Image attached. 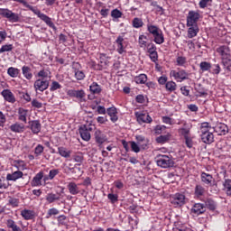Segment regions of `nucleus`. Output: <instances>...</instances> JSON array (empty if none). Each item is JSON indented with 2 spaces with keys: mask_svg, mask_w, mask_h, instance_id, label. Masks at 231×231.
<instances>
[{
  "mask_svg": "<svg viewBox=\"0 0 231 231\" xmlns=\"http://www.w3.org/2000/svg\"><path fill=\"white\" fill-rule=\"evenodd\" d=\"M14 167L18 169V171H26V162L24 161L17 160L14 161Z\"/></svg>",
  "mask_w": 231,
  "mask_h": 231,
  "instance_id": "nucleus-37",
  "label": "nucleus"
},
{
  "mask_svg": "<svg viewBox=\"0 0 231 231\" xmlns=\"http://www.w3.org/2000/svg\"><path fill=\"white\" fill-rule=\"evenodd\" d=\"M58 153L60 154V156H62V158L71 157V151L68 150L66 147H59Z\"/></svg>",
  "mask_w": 231,
  "mask_h": 231,
  "instance_id": "nucleus-34",
  "label": "nucleus"
},
{
  "mask_svg": "<svg viewBox=\"0 0 231 231\" xmlns=\"http://www.w3.org/2000/svg\"><path fill=\"white\" fill-rule=\"evenodd\" d=\"M22 73L23 77L27 79V80H32V79L33 78V74H32V69L28 66H23L22 68Z\"/></svg>",
  "mask_w": 231,
  "mask_h": 231,
  "instance_id": "nucleus-33",
  "label": "nucleus"
},
{
  "mask_svg": "<svg viewBox=\"0 0 231 231\" xmlns=\"http://www.w3.org/2000/svg\"><path fill=\"white\" fill-rule=\"evenodd\" d=\"M35 91H40L41 93L46 91L50 88V80L48 79H36L33 84Z\"/></svg>",
  "mask_w": 231,
  "mask_h": 231,
  "instance_id": "nucleus-9",
  "label": "nucleus"
},
{
  "mask_svg": "<svg viewBox=\"0 0 231 231\" xmlns=\"http://www.w3.org/2000/svg\"><path fill=\"white\" fill-rule=\"evenodd\" d=\"M24 176V173L21 171H14L13 173H8L6 175V180L7 181H16L17 180H21Z\"/></svg>",
  "mask_w": 231,
  "mask_h": 231,
  "instance_id": "nucleus-19",
  "label": "nucleus"
},
{
  "mask_svg": "<svg viewBox=\"0 0 231 231\" xmlns=\"http://www.w3.org/2000/svg\"><path fill=\"white\" fill-rule=\"evenodd\" d=\"M184 140V143L185 145L189 148V149H192V147H194V136H192L191 134H189V135H186L184 137H182Z\"/></svg>",
  "mask_w": 231,
  "mask_h": 231,
  "instance_id": "nucleus-32",
  "label": "nucleus"
},
{
  "mask_svg": "<svg viewBox=\"0 0 231 231\" xmlns=\"http://www.w3.org/2000/svg\"><path fill=\"white\" fill-rule=\"evenodd\" d=\"M199 17H201V15L199 14V13L196 12V11H189L188 15H187V26H194V25H198V22L199 21Z\"/></svg>",
  "mask_w": 231,
  "mask_h": 231,
  "instance_id": "nucleus-8",
  "label": "nucleus"
},
{
  "mask_svg": "<svg viewBox=\"0 0 231 231\" xmlns=\"http://www.w3.org/2000/svg\"><path fill=\"white\" fill-rule=\"evenodd\" d=\"M42 152H44V146H42V144H38L34 149L35 156H41Z\"/></svg>",
  "mask_w": 231,
  "mask_h": 231,
  "instance_id": "nucleus-54",
  "label": "nucleus"
},
{
  "mask_svg": "<svg viewBox=\"0 0 231 231\" xmlns=\"http://www.w3.org/2000/svg\"><path fill=\"white\" fill-rule=\"evenodd\" d=\"M155 162L161 169H171L174 167V157L171 153L162 154L159 153L155 157Z\"/></svg>",
  "mask_w": 231,
  "mask_h": 231,
  "instance_id": "nucleus-2",
  "label": "nucleus"
},
{
  "mask_svg": "<svg viewBox=\"0 0 231 231\" xmlns=\"http://www.w3.org/2000/svg\"><path fill=\"white\" fill-rule=\"evenodd\" d=\"M170 135H161L156 138L157 143H165V142H169Z\"/></svg>",
  "mask_w": 231,
  "mask_h": 231,
  "instance_id": "nucleus-57",
  "label": "nucleus"
},
{
  "mask_svg": "<svg viewBox=\"0 0 231 231\" xmlns=\"http://www.w3.org/2000/svg\"><path fill=\"white\" fill-rule=\"evenodd\" d=\"M170 77H173L177 82H183V80H187V79H189V73L183 69L179 71L171 70L170 72Z\"/></svg>",
  "mask_w": 231,
  "mask_h": 231,
  "instance_id": "nucleus-11",
  "label": "nucleus"
},
{
  "mask_svg": "<svg viewBox=\"0 0 231 231\" xmlns=\"http://www.w3.org/2000/svg\"><path fill=\"white\" fill-rule=\"evenodd\" d=\"M67 95L72 98H77L79 102L86 101V92L83 89H80V90L69 89L67 91Z\"/></svg>",
  "mask_w": 231,
  "mask_h": 231,
  "instance_id": "nucleus-7",
  "label": "nucleus"
},
{
  "mask_svg": "<svg viewBox=\"0 0 231 231\" xmlns=\"http://www.w3.org/2000/svg\"><path fill=\"white\" fill-rule=\"evenodd\" d=\"M19 73H21V70H19L17 68L10 67L7 69V75L12 77V79H16V77H19Z\"/></svg>",
  "mask_w": 231,
  "mask_h": 231,
  "instance_id": "nucleus-36",
  "label": "nucleus"
},
{
  "mask_svg": "<svg viewBox=\"0 0 231 231\" xmlns=\"http://www.w3.org/2000/svg\"><path fill=\"white\" fill-rule=\"evenodd\" d=\"M152 38L155 44H163V42H165V36L163 35V31L162 30L153 34Z\"/></svg>",
  "mask_w": 231,
  "mask_h": 231,
  "instance_id": "nucleus-26",
  "label": "nucleus"
},
{
  "mask_svg": "<svg viewBox=\"0 0 231 231\" xmlns=\"http://www.w3.org/2000/svg\"><path fill=\"white\" fill-rule=\"evenodd\" d=\"M57 174H59V170H57V169L51 170L49 171V179L53 180V178H55V176H57Z\"/></svg>",
  "mask_w": 231,
  "mask_h": 231,
  "instance_id": "nucleus-64",
  "label": "nucleus"
},
{
  "mask_svg": "<svg viewBox=\"0 0 231 231\" xmlns=\"http://www.w3.org/2000/svg\"><path fill=\"white\" fill-rule=\"evenodd\" d=\"M177 125H182L178 129V134L180 136V138H184L185 136L191 134L190 131L192 129V124L187 123L185 120H180L177 123Z\"/></svg>",
  "mask_w": 231,
  "mask_h": 231,
  "instance_id": "nucleus-5",
  "label": "nucleus"
},
{
  "mask_svg": "<svg viewBox=\"0 0 231 231\" xmlns=\"http://www.w3.org/2000/svg\"><path fill=\"white\" fill-rule=\"evenodd\" d=\"M116 44L117 46L116 51L119 55L125 53V46H124V37L118 36L116 40Z\"/></svg>",
  "mask_w": 231,
  "mask_h": 231,
  "instance_id": "nucleus-20",
  "label": "nucleus"
},
{
  "mask_svg": "<svg viewBox=\"0 0 231 231\" xmlns=\"http://www.w3.org/2000/svg\"><path fill=\"white\" fill-rule=\"evenodd\" d=\"M166 129L167 126L159 125L155 126L154 132L156 134H162V133H165Z\"/></svg>",
  "mask_w": 231,
  "mask_h": 231,
  "instance_id": "nucleus-51",
  "label": "nucleus"
},
{
  "mask_svg": "<svg viewBox=\"0 0 231 231\" xmlns=\"http://www.w3.org/2000/svg\"><path fill=\"white\" fill-rule=\"evenodd\" d=\"M215 133H217V134L223 135L226 134L228 133V126L223 123H218L215 127H213Z\"/></svg>",
  "mask_w": 231,
  "mask_h": 231,
  "instance_id": "nucleus-21",
  "label": "nucleus"
},
{
  "mask_svg": "<svg viewBox=\"0 0 231 231\" xmlns=\"http://www.w3.org/2000/svg\"><path fill=\"white\" fill-rule=\"evenodd\" d=\"M206 207L209 208V210H216V202L211 199H208L206 200Z\"/></svg>",
  "mask_w": 231,
  "mask_h": 231,
  "instance_id": "nucleus-47",
  "label": "nucleus"
},
{
  "mask_svg": "<svg viewBox=\"0 0 231 231\" xmlns=\"http://www.w3.org/2000/svg\"><path fill=\"white\" fill-rule=\"evenodd\" d=\"M165 88L170 93H172V91H176L178 85L174 81H167Z\"/></svg>",
  "mask_w": 231,
  "mask_h": 231,
  "instance_id": "nucleus-40",
  "label": "nucleus"
},
{
  "mask_svg": "<svg viewBox=\"0 0 231 231\" xmlns=\"http://www.w3.org/2000/svg\"><path fill=\"white\" fill-rule=\"evenodd\" d=\"M79 134L85 142H89V140H91V133L87 131L84 126L79 127Z\"/></svg>",
  "mask_w": 231,
  "mask_h": 231,
  "instance_id": "nucleus-29",
  "label": "nucleus"
},
{
  "mask_svg": "<svg viewBox=\"0 0 231 231\" xmlns=\"http://www.w3.org/2000/svg\"><path fill=\"white\" fill-rule=\"evenodd\" d=\"M28 109L19 107L18 108V120L20 122H23V124H27L28 122Z\"/></svg>",
  "mask_w": 231,
  "mask_h": 231,
  "instance_id": "nucleus-22",
  "label": "nucleus"
},
{
  "mask_svg": "<svg viewBox=\"0 0 231 231\" xmlns=\"http://www.w3.org/2000/svg\"><path fill=\"white\" fill-rule=\"evenodd\" d=\"M89 90H90V93H92V95H100V93H102V87H100L98 83L93 82L89 86Z\"/></svg>",
  "mask_w": 231,
  "mask_h": 231,
  "instance_id": "nucleus-31",
  "label": "nucleus"
},
{
  "mask_svg": "<svg viewBox=\"0 0 231 231\" xmlns=\"http://www.w3.org/2000/svg\"><path fill=\"white\" fill-rule=\"evenodd\" d=\"M9 129L12 133H24V125L21 123H14L9 126Z\"/></svg>",
  "mask_w": 231,
  "mask_h": 231,
  "instance_id": "nucleus-25",
  "label": "nucleus"
},
{
  "mask_svg": "<svg viewBox=\"0 0 231 231\" xmlns=\"http://www.w3.org/2000/svg\"><path fill=\"white\" fill-rule=\"evenodd\" d=\"M147 31L149 32V33L153 36L155 35V33H158L159 32L162 31V29H160L158 26L148 23L147 24Z\"/></svg>",
  "mask_w": 231,
  "mask_h": 231,
  "instance_id": "nucleus-38",
  "label": "nucleus"
},
{
  "mask_svg": "<svg viewBox=\"0 0 231 231\" xmlns=\"http://www.w3.org/2000/svg\"><path fill=\"white\" fill-rule=\"evenodd\" d=\"M130 145L134 152H136V153L140 152V149H142V147H140L136 142L134 141L130 142Z\"/></svg>",
  "mask_w": 231,
  "mask_h": 231,
  "instance_id": "nucleus-53",
  "label": "nucleus"
},
{
  "mask_svg": "<svg viewBox=\"0 0 231 231\" xmlns=\"http://www.w3.org/2000/svg\"><path fill=\"white\" fill-rule=\"evenodd\" d=\"M44 178V172H38L32 180L31 185L32 187H42V179Z\"/></svg>",
  "mask_w": 231,
  "mask_h": 231,
  "instance_id": "nucleus-15",
  "label": "nucleus"
},
{
  "mask_svg": "<svg viewBox=\"0 0 231 231\" xmlns=\"http://www.w3.org/2000/svg\"><path fill=\"white\" fill-rule=\"evenodd\" d=\"M203 194H205V188L201 185H197L195 187V196H197V198H201Z\"/></svg>",
  "mask_w": 231,
  "mask_h": 231,
  "instance_id": "nucleus-43",
  "label": "nucleus"
},
{
  "mask_svg": "<svg viewBox=\"0 0 231 231\" xmlns=\"http://www.w3.org/2000/svg\"><path fill=\"white\" fill-rule=\"evenodd\" d=\"M189 39H194L199 33V27L198 25H187Z\"/></svg>",
  "mask_w": 231,
  "mask_h": 231,
  "instance_id": "nucleus-24",
  "label": "nucleus"
},
{
  "mask_svg": "<svg viewBox=\"0 0 231 231\" xmlns=\"http://www.w3.org/2000/svg\"><path fill=\"white\" fill-rule=\"evenodd\" d=\"M177 66H185L187 64V58L183 56H178L176 59Z\"/></svg>",
  "mask_w": 231,
  "mask_h": 231,
  "instance_id": "nucleus-48",
  "label": "nucleus"
},
{
  "mask_svg": "<svg viewBox=\"0 0 231 231\" xmlns=\"http://www.w3.org/2000/svg\"><path fill=\"white\" fill-rule=\"evenodd\" d=\"M146 48L148 53H154L156 51V45L154 43H148Z\"/></svg>",
  "mask_w": 231,
  "mask_h": 231,
  "instance_id": "nucleus-61",
  "label": "nucleus"
},
{
  "mask_svg": "<svg viewBox=\"0 0 231 231\" xmlns=\"http://www.w3.org/2000/svg\"><path fill=\"white\" fill-rule=\"evenodd\" d=\"M94 136L96 143H97L98 145H102V143H106V142H107V135H106V134H104L100 129H96Z\"/></svg>",
  "mask_w": 231,
  "mask_h": 231,
  "instance_id": "nucleus-13",
  "label": "nucleus"
},
{
  "mask_svg": "<svg viewBox=\"0 0 231 231\" xmlns=\"http://www.w3.org/2000/svg\"><path fill=\"white\" fill-rule=\"evenodd\" d=\"M73 160L74 162H76L77 163H79V165H82V163H84V153L82 152H77L74 156H73Z\"/></svg>",
  "mask_w": 231,
  "mask_h": 231,
  "instance_id": "nucleus-41",
  "label": "nucleus"
},
{
  "mask_svg": "<svg viewBox=\"0 0 231 231\" xmlns=\"http://www.w3.org/2000/svg\"><path fill=\"white\" fill-rule=\"evenodd\" d=\"M200 180L202 183H204V185H208V187H212L216 182L214 177L210 173H207L205 171L200 173Z\"/></svg>",
  "mask_w": 231,
  "mask_h": 231,
  "instance_id": "nucleus-12",
  "label": "nucleus"
},
{
  "mask_svg": "<svg viewBox=\"0 0 231 231\" xmlns=\"http://www.w3.org/2000/svg\"><path fill=\"white\" fill-rule=\"evenodd\" d=\"M14 50V45L5 44L0 48V53H5V51H12Z\"/></svg>",
  "mask_w": 231,
  "mask_h": 231,
  "instance_id": "nucleus-55",
  "label": "nucleus"
},
{
  "mask_svg": "<svg viewBox=\"0 0 231 231\" xmlns=\"http://www.w3.org/2000/svg\"><path fill=\"white\" fill-rule=\"evenodd\" d=\"M0 15H2V17H5V19H8L10 23L19 22V14L10 11L9 9L0 8Z\"/></svg>",
  "mask_w": 231,
  "mask_h": 231,
  "instance_id": "nucleus-6",
  "label": "nucleus"
},
{
  "mask_svg": "<svg viewBox=\"0 0 231 231\" xmlns=\"http://www.w3.org/2000/svg\"><path fill=\"white\" fill-rule=\"evenodd\" d=\"M30 129L33 134H39L41 133L42 125L38 120L29 122Z\"/></svg>",
  "mask_w": 231,
  "mask_h": 231,
  "instance_id": "nucleus-18",
  "label": "nucleus"
},
{
  "mask_svg": "<svg viewBox=\"0 0 231 231\" xmlns=\"http://www.w3.org/2000/svg\"><path fill=\"white\" fill-rule=\"evenodd\" d=\"M21 216L25 219V221H29L30 219H33L35 217V211L30 209H23L21 211Z\"/></svg>",
  "mask_w": 231,
  "mask_h": 231,
  "instance_id": "nucleus-27",
  "label": "nucleus"
},
{
  "mask_svg": "<svg viewBox=\"0 0 231 231\" xmlns=\"http://www.w3.org/2000/svg\"><path fill=\"white\" fill-rule=\"evenodd\" d=\"M197 93H199V95H197V97H207L208 93H207V89L201 88V86H199V88H195Z\"/></svg>",
  "mask_w": 231,
  "mask_h": 231,
  "instance_id": "nucleus-58",
  "label": "nucleus"
},
{
  "mask_svg": "<svg viewBox=\"0 0 231 231\" xmlns=\"http://www.w3.org/2000/svg\"><path fill=\"white\" fill-rule=\"evenodd\" d=\"M217 53L221 59V64L224 69L230 73L231 71V51L230 47L226 45H221L216 50Z\"/></svg>",
  "mask_w": 231,
  "mask_h": 231,
  "instance_id": "nucleus-1",
  "label": "nucleus"
},
{
  "mask_svg": "<svg viewBox=\"0 0 231 231\" xmlns=\"http://www.w3.org/2000/svg\"><path fill=\"white\" fill-rule=\"evenodd\" d=\"M134 82H136V84H145L147 82V75L140 74L139 76H136L134 78Z\"/></svg>",
  "mask_w": 231,
  "mask_h": 231,
  "instance_id": "nucleus-42",
  "label": "nucleus"
},
{
  "mask_svg": "<svg viewBox=\"0 0 231 231\" xmlns=\"http://www.w3.org/2000/svg\"><path fill=\"white\" fill-rule=\"evenodd\" d=\"M111 16L114 19H120V17H122V12H120V10H118V9H114L111 12Z\"/></svg>",
  "mask_w": 231,
  "mask_h": 231,
  "instance_id": "nucleus-60",
  "label": "nucleus"
},
{
  "mask_svg": "<svg viewBox=\"0 0 231 231\" xmlns=\"http://www.w3.org/2000/svg\"><path fill=\"white\" fill-rule=\"evenodd\" d=\"M59 209L55 208H50L47 212V218L49 219V217H51L53 216H59Z\"/></svg>",
  "mask_w": 231,
  "mask_h": 231,
  "instance_id": "nucleus-52",
  "label": "nucleus"
},
{
  "mask_svg": "<svg viewBox=\"0 0 231 231\" xmlns=\"http://www.w3.org/2000/svg\"><path fill=\"white\" fill-rule=\"evenodd\" d=\"M23 6L31 10V12L34 13V14L37 15L42 21H44L48 24V26L53 28V22H51V18L41 13V10L30 5L27 1L25 2V4H23Z\"/></svg>",
  "mask_w": 231,
  "mask_h": 231,
  "instance_id": "nucleus-4",
  "label": "nucleus"
},
{
  "mask_svg": "<svg viewBox=\"0 0 231 231\" xmlns=\"http://www.w3.org/2000/svg\"><path fill=\"white\" fill-rule=\"evenodd\" d=\"M107 198L111 201V203H116V201H118V195L116 194L109 193L107 195Z\"/></svg>",
  "mask_w": 231,
  "mask_h": 231,
  "instance_id": "nucleus-62",
  "label": "nucleus"
},
{
  "mask_svg": "<svg viewBox=\"0 0 231 231\" xmlns=\"http://www.w3.org/2000/svg\"><path fill=\"white\" fill-rule=\"evenodd\" d=\"M210 129L212 127L208 123H202L200 125L199 133L203 143L210 144L214 142V134L210 132Z\"/></svg>",
  "mask_w": 231,
  "mask_h": 231,
  "instance_id": "nucleus-3",
  "label": "nucleus"
},
{
  "mask_svg": "<svg viewBox=\"0 0 231 231\" xmlns=\"http://www.w3.org/2000/svg\"><path fill=\"white\" fill-rule=\"evenodd\" d=\"M171 203L175 208L183 207L185 204V195L181 193H176L171 197Z\"/></svg>",
  "mask_w": 231,
  "mask_h": 231,
  "instance_id": "nucleus-10",
  "label": "nucleus"
},
{
  "mask_svg": "<svg viewBox=\"0 0 231 231\" xmlns=\"http://www.w3.org/2000/svg\"><path fill=\"white\" fill-rule=\"evenodd\" d=\"M223 185L227 196H231V180H226Z\"/></svg>",
  "mask_w": 231,
  "mask_h": 231,
  "instance_id": "nucleus-46",
  "label": "nucleus"
},
{
  "mask_svg": "<svg viewBox=\"0 0 231 231\" xmlns=\"http://www.w3.org/2000/svg\"><path fill=\"white\" fill-rule=\"evenodd\" d=\"M135 140H136L138 145L141 147V149H146L147 143H149V142L147 141L145 136H143V135H136L135 136Z\"/></svg>",
  "mask_w": 231,
  "mask_h": 231,
  "instance_id": "nucleus-30",
  "label": "nucleus"
},
{
  "mask_svg": "<svg viewBox=\"0 0 231 231\" xmlns=\"http://www.w3.org/2000/svg\"><path fill=\"white\" fill-rule=\"evenodd\" d=\"M74 76L75 79H77L78 80H84V79H86V74L84 73V71L77 69H74Z\"/></svg>",
  "mask_w": 231,
  "mask_h": 231,
  "instance_id": "nucleus-44",
  "label": "nucleus"
},
{
  "mask_svg": "<svg viewBox=\"0 0 231 231\" xmlns=\"http://www.w3.org/2000/svg\"><path fill=\"white\" fill-rule=\"evenodd\" d=\"M61 88H62L61 84H60L58 81H52L50 88V91H57V89H61Z\"/></svg>",
  "mask_w": 231,
  "mask_h": 231,
  "instance_id": "nucleus-50",
  "label": "nucleus"
},
{
  "mask_svg": "<svg viewBox=\"0 0 231 231\" xmlns=\"http://www.w3.org/2000/svg\"><path fill=\"white\" fill-rule=\"evenodd\" d=\"M134 28H142L143 26V22L140 18H134L133 20Z\"/></svg>",
  "mask_w": 231,
  "mask_h": 231,
  "instance_id": "nucleus-49",
  "label": "nucleus"
},
{
  "mask_svg": "<svg viewBox=\"0 0 231 231\" xmlns=\"http://www.w3.org/2000/svg\"><path fill=\"white\" fill-rule=\"evenodd\" d=\"M137 122L139 124H151L152 122V117L149 114H135Z\"/></svg>",
  "mask_w": 231,
  "mask_h": 231,
  "instance_id": "nucleus-17",
  "label": "nucleus"
},
{
  "mask_svg": "<svg viewBox=\"0 0 231 231\" xmlns=\"http://www.w3.org/2000/svg\"><path fill=\"white\" fill-rule=\"evenodd\" d=\"M207 208L201 203L194 204L191 208V213L194 214V216H201V214H205Z\"/></svg>",
  "mask_w": 231,
  "mask_h": 231,
  "instance_id": "nucleus-14",
  "label": "nucleus"
},
{
  "mask_svg": "<svg viewBox=\"0 0 231 231\" xmlns=\"http://www.w3.org/2000/svg\"><path fill=\"white\" fill-rule=\"evenodd\" d=\"M106 113L108 116H110L111 122H117L118 121V111L116 110V107L112 106L106 109Z\"/></svg>",
  "mask_w": 231,
  "mask_h": 231,
  "instance_id": "nucleus-23",
  "label": "nucleus"
},
{
  "mask_svg": "<svg viewBox=\"0 0 231 231\" xmlns=\"http://www.w3.org/2000/svg\"><path fill=\"white\" fill-rule=\"evenodd\" d=\"M6 226H7V228H11L12 231H23V229H21V227H19V226L15 224V221L12 219H8L6 221Z\"/></svg>",
  "mask_w": 231,
  "mask_h": 231,
  "instance_id": "nucleus-35",
  "label": "nucleus"
},
{
  "mask_svg": "<svg viewBox=\"0 0 231 231\" xmlns=\"http://www.w3.org/2000/svg\"><path fill=\"white\" fill-rule=\"evenodd\" d=\"M31 104L32 106L35 107L36 109H41V107H42V103L39 102L37 99H32Z\"/></svg>",
  "mask_w": 231,
  "mask_h": 231,
  "instance_id": "nucleus-63",
  "label": "nucleus"
},
{
  "mask_svg": "<svg viewBox=\"0 0 231 231\" xmlns=\"http://www.w3.org/2000/svg\"><path fill=\"white\" fill-rule=\"evenodd\" d=\"M2 97L6 100V102H9L10 104H15V96L10 89H4L1 92Z\"/></svg>",
  "mask_w": 231,
  "mask_h": 231,
  "instance_id": "nucleus-16",
  "label": "nucleus"
},
{
  "mask_svg": "<svg viewBox=\"0 0 231 231\" xmlns=\"http://www.w3.org/2000/svg\"><path fill=\"white\" fill-rule=\"evenodd\" d=\"M67 189L72 196H77L79 192H80V189H79V186L75 182H69L67 186Z\"/></svg>",
  "mask_w": 231,
  "mask_h": 231,
  "instance_id": "nucleus-28",
  "label": "nucleus"
},
{
  "mask_svg": "<svg viewBox=\"0 0 231 231\" xmlns=\"http://www.w3.org/2000/svg\"><path fill=\"white\" fill-rule=\"evenodd\" d=\"M57 199H59V197L53 193L48 194L46 197L48 203H53V201H57Z\"/></svg>",
  "mask_w": 231,
  "mask_h": 231,
  "instance_id": "nucleus-59",
  "label": "nucleus"
},
{
  "mask_svg": "<svg viewBox=\"0 0 231 231\" xmlns=\"http://www.w3.org/2000/svg\"><path fill=\"white\" fill-rule=\"evenodd\" d=\"M37 77H39L41 80H48V79H50V71L42 69L38 72Z\"/></svg>",
  "mask_w": 231,
  "mask_h": 231,
  "instance_id": "nucleus-39",
  "label": "nucleus"
},
{
  "mask_svg": "<svg viewBox=\"0 0 231 231\" xmlns=\"http://www.w3.org/2000/svg\"><path fill=\"white\" fill-rule=\"evenodd\" d=\"M199 68L201 71H209V69L212 68V64H210V62L208 61H202L199 64Z\"/></svg>",
  "mask_w": 231,
  "mask_h": 231,
  "instance_id": "nucleus-45",
  "label": "nucleus"
},
{
  "mask_svg": "<svg viewBox=\"0 0 231 231\" xmlns=\"http://www.w3.org/2000/svg\"><path fill=\"white\" fill-rule=\"evenodd\" d=\"M139 44H140L141 48H145V46H147V36L140 35L139 36Z\"/></svg>",
  "mask_w": 231,
  "mask_h": 231,
  "instance_id": "nucleus-56",
  "label": "nucleus"
}]
</instances>
